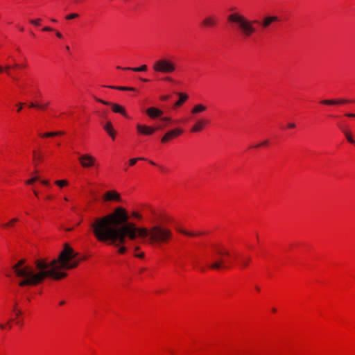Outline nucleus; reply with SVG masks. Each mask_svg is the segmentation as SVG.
I'll return each mask as SVG.
<instances>
[{"label": "nucleus", "mask_w": 355, "mask_h": 355, "mask_svg": "<svg viewBox=\"0 0 355 355\" xmlns=\"http://www.w3.org/2000/svg\"><path fill=\"white\" fill-rule=\"evenodd\" d=\"M128 219L125 209L119 207L110 214L95 218L89 225L98 241L114 246L119 254L126 252L125 244L128 241L140 238L150 244L162 245L173 237L171 230L166 227L156 225L149 229L139 227L128 222Z\"/></svg>", "instance_id": "1"}, {"label": "nucleus", "mask_w": 355, "mask_h": 355, "mask_svg": "<svg viewBox=\"0 0 355 355\" xmlns=\"http://www.w3.org/2000/svg\"><path fill=\"white\" fill-rule=\"evenodd\" d=\"M77 253L67 244L56 259L47 260L41 258L34 261L33 266L26 265V259H21L12 266V270L19 278L21 287L35 286L42 284L46 278L59 280L67 276L62 270L76 268L80 262L76 259Z\"/></svg>", "instance_id": "2"}, {"label": "nucleus", "mask_w": 355, "mask_h": 355, "mask_svg": "<svg viewBox=\"0 0 355 355\" xmlns=\"http://www.w3.org/2000/svg\"><path fill=\"white\" fill-rule=\"evenodd\" d=\"M229 22L236 25L238 30L241 31L242 35L245 37H250L255 31L256 28L253 26L254 23H259L258 21H250L244 15L234 12L227 17Z\"/></svg>", "instance_id": "3"}, {"label": "nucleus", "mask_w": 355, "mask_h": 355, "mask_svg": "<svg viewBox=\"0 0 355 355\" xmlns=\"http://www.w3.org/2000/svg\"><path fill=\"white\" fill-rule=\"evenodd\" d=\"M152 67L155 72L164 74L173 73L177 69L176 64L167 58H160L155 60Z\"/></svg>", "instance_id": "4"}, {"label": "nucleus", "mask_w": 355, "mask_h": 355, "mask_svg": "<svg viewBox=\"0 0 355 355\" xmlns=\"http://www.w3.org/2000/svg\"><path fill=\"white\" fill-rule=\"evenodd\" d=\"M78 160L83 168H91L96 166V158L89 154L80 155Z\"/></svg>", "instance_id": "5"}, {"label": "nucleus", "mask_w": 355, "mask_h": 355, "mask_svg": "<svg viewBox=\"0 0 355 355\" xmlns=\"http://www.w3.org/2000/svg\"><path fill=\"white\" fill-rule=\"evenodd\" d=\"M96 101L99 102V103H101L104 105H110L111 107H112V110L115 113H119L121 114H122L123 116L127 117V114H126V112H125V108L119 105V104H116V103H110V102H108V101H105L102 99H100V98H95Z\"/></svg>", "instance_id": "6"}, {"label": "nucleus", "mask_w": 355, "mask_h": 355, "mask_svg": "<svg viewBox=\"0 0 355 355\" xmlns=\"http://www.w3.org/2000/svg\"><path fill=\"white\" fill-rule=\"evenodd\" d=\"M182 130L180 128H176L167 132L162 138L161 141L162 143H166L170 139L176 137L182 133Z\"/></svg>", "instance_id": "7"}, {"label": "nucleus", "mask_w": 355, "mask_h": 355, "mask_svg": "<svg viewBox=\"0 0 355 355\" xmlns=\"http://www.w3.org/2000/svg\"><path fill=\"white\" fill-rule=\"evenodd\" d=\"M217 23L218 18L215 15H208L202 21V25L205 27H214Z\"/></svg>", "instance_id": "8"}, {"label": "nucleus", "mask_w": 355, "mask_h": 355, "mask_svg": "<svg viewBox=\"0 0 355 355\" xmlns=\"http://www.w3.org/2000/svg\"><path fill=\"white\" fill-rule=\"evenodd\" d=\"M137 129L138 132L141 134H143L144 135H150L153 134L157 128L138 124L137 125Z\"/></svg>", "instance_id": "9"}, {"label": "nucleus", "mask_w": 355, "mask_h": 355, "mask_svg": "<svg viewBox=\"0 0 355 355\" xmlns=\"http://www.w3.org/2000/svg\"><path fill=\"white\" fill-rule=\"evenodd\" d=\"M349 102H352V101H350L349 99L346 98H340V99H325L320 101L321 103L324 105H340L344 103H347Z\"/></svg>", "instance_id": "10"}, {"label": "nucleus", "mask_w": 355, "mask_h": 355, "mask_svg": "<svg viewBox=\"0 0 355 355\" xmlns=\"http://www.w3.org/2000/svg\"><path fill=\"white\" fill-rule=\"evenodd\" d=\"M278 21V17L277 16H266L263 18L261 26L262 28L265 29L268 28L272 23Z\"/></svg>", "instance_id": "11"}, {"label": "nucleus", "mask_w": 355, "mask_h": 355, "mask_svg": "<svg viewBox=\"0 0 355 355\" xmlns=\"http://www.w3.org/2000/svg\"><path fill=\"white\" fill-rule=\"evenodd\" d=\"M19 65L17 63H15L13 65H9L7 64L4 67L0 65V73L3 71H6V73L11 77L14 80H17L18 78L12 75V73L10 71L11 69H17Z\"/></svg>", "instance_id": "12"}, {"label": "nucleus", "mask_w": 355, "mask_h": 355, "mask_svg": "<svg viewBox=\"0 0 355 355\" xmlns=\"http://www.w3.org/2000/svg\"><path fill=\"white\" fill-rule=\"evenodd\" d=\"M146 114L152 119L159 117L163 114V112L158 108L151 107L146 110Z\"/></svg>", "instance_id": "13"}, {"label": "nucleus", "mask_w": 355, "mask_h": 355, "mask_svg": "<svg viewBox=\"0 0 355 355\" xmlns=\"http://www.w3.org/2000/svg\"><path fill=\"white\" fill-rule=\"evenodd\" d=\"M206 123H207V121L205 120L200 119L191 128V131L193 132H200L203 129V128L206 125Z\"/></svg>", "instance_id": "14"}, {"label": "nucleus", "mask_w": 355, "mask_h": 355, "mask_svg": "<svg viewBox=\"0 0 355 355\" xmlns=\"http://www.w3.org/2000/svg\"><path fill=\"white\" fill-rule=\"evenodd\" d=\"M210 268L214 270H219L221 268H227V266L225 264L224 260L220 259V260L214 261L210 265Z\"/></svg>", "instance_id": "15"}, {"label": "nucleus", "mask_w": 355, "mask_h": 355, "mask_svg": "<svg viewBox=\"0 0 355 355\" xmlns=\"http://www.w3.org/2000/svg\"><path fill=\"white\" fill-rule=\"evenodd\" d=\"M340 129L342 131V132L343 133V135H345V137L348 142H349L352 144H355V140L354 139L351 132H349V130H347L346 128H345L343 126H340Z\"/></svg>", "instance_id": "16"}, {"label": "nucleus", "mask_w": 355, "mask_h": 355, "mask_svg": "<svg viewBox=\"0 0 355 355\" xmlns=\"http://www.w3.org/2000/svg\"><path fill=\"white\" fill-rule=\"evenodd\" d=\"M105 199L107 200H120V196L115 191H108L105 196Z\"/></svg>", "instance_id": "17"}, {"label": "nucleus", "mask_w": 355, "mask_h": 355, "mask_svg": "<svg viewBox=\"0 0 355 355\" xmlns=\"http://www.w3.org/2000/svg\"><path fill=\"white\" fill-rule=\"evenodd\" d=\"M179 96L178 101L175 103V107H180L189 98V96L184 93H178Z\"/></svg>", "instance_id": "18"}, {"label": "nucleus", "mask_w": 355, "mask_h": 355, "mask_svg": "<svg viewBox=\"0 0 355 355\" xmlns=\"http://www.w3.org/2000/svg\"><path fill=\"white\" fill-rule=\"evenodd\" d=\"M207 110V106L203 104H197L191 110V112L193 114L201 113Z\"/></svg>", "instance_id": "19"}, {"label": "nucleus", "mask_w": 355, "mask_h": 355, "mask_svg": "<svg viewBox=\"0 0 355 355\" xmlns=\"http://www.w3.org/2000/svg\"><path fill=\"white\" fill-rule=\"evenodd\" d=\"M123 69H124V70H131V71H135V72L146 71L147 70V65L143 64V65H141L139 67H134V68L125 67V68H123Z\"/></svg>", "instance_id": "20"}, {"label": "nucleus", "mask_w": 355, "mask_h": 355, "mask_svg": "<svg viewBox=\"0 0 355 355\" xmlns=\"http://www.w3.org/2000/svg\"><path fill=\"white\" fill-rule=\"evenodd\" d=\"M64 135V132L58 131V132H49L44 134H41L40 136L42 137H55Z\"/></svg>", "instance_id": "21"}, {"label": "nucleus", "mask_w": 355, "mask_h": 355, "mask_svg": "<svg viewBox=\"0 0 355 355\" xmlns=\"http://www.w3.org/2000/svg\"><path fill=\"white\" fill-rule=\"evenodd\" d=\"M108 87L118 89L121 91H135V89L134 87H122V86H108Z\"/></svg>", "instance_id": "22"}, {"label": "nucleus", "mask_w": 355, "mask_h": 355, "mask_svg": "<svg viewBox=\"0 0 355 355\" xmlns=\"http://www.w3.org/2000/svg\"><path fill=\"white\" fill-rule=\"evenodd\" d=\"M180 233H182L185 235H187V236H196V235H200L201 234L200 232L199 233H193V232H188V231H185L184 230H182V229H179L178 230Z\"/></svg>", "instance_id": "23"}, {"label": "nucleus", "mask_w": 355, "mask_h": 355, "mask_svg": "<svg viewBox=\"0 0 355 355\" xmlns=\"http://www.w3.org/2000/svg\"><path fill=\"white\" fill-rule=\"evenodd\" d=\"M104 130L107 132L109 133L110 132H111L112 130H113V127H112V125L111 123V122L110 121H107L106 123V124L104 125L103 127Z\"/></svg>", "instance_id": "24"}, {"label": "nucleus", "mask_w": 355, "mask_h": 355, "mask_svg": "<svg viewBox=\"0 0 355 355\" xmlns=\"http://www.w3.org/2000/svg\"><path fill=\"white\" fill-rule=\"evenodd\" d=\"M48 105H49V103H45V104H44V105H36V104H35L34 103H30V105H29V106H30V107H37V108H40V109H45V108H46V107H47Z\"/></svg>", "instance_id": "25"}, {"label": "nucleus", "mask_w": 355, "mask_h": 355, "mask_svg": "<svg viewBox=\"0 0 355 355\" xmlns=\"http://www.w3.org/2000/svg\"><path fill=\"white\" fill-rule=\"evenodd\" d=\"M40 180V178L39 176H35L33 177V178L30 179V180H28L26 183L27 184H34L36 181H39Z\"/></svg>", "instance_id": "26"}, {"label": "nucleus", "mask_w": 355, "mask_h": 355, "mask_svg": "<svg viewBox=\"0 0 355 355\" xmlns=\"http://www.w3.org/2000/svg\"><path fill=\"white\" fill-rule=\"evenodd\" d=\"M17 221H18V218H14L11 220H10L8 223L3 224V227H10V226H12L13 224Z\"/></svg>", "instance_id": "27"}, {"label": "nucleus", "mask_w": 355, "mask_h": 355, "mask_svg": "<svg viewBox=\"0 0 355 355\" xmlns=\"http://www.w3.org/2000/svg\"><path fill=\"white\" fill-rule=\"evenodd\" d=\"M250 261V257L243 258L241 259V266L243 267H246V266H248Z\"/></svg>", "instance_id": "28"}, {"label": "nucleus", "mask_w": 355, "mask_h": 355, "mask_svg": "<svg viewBox=\"0 0 355 355\" xmlns=\"http://www.w3.org/2000/svg\"><path fill=\"white\" fill-rule=\"evenodd\" d=\"M145 159L143 157H137V158H132L129 160V164L130 166L135 165L138 160H144Z\"/></svg>", "instance_id": "29"}, {"label": "nucleus", "mask_w": 355, "mask_h": 355, "mask_svg": "<svg viewBox=\"0 0 355 355\" xmlns=\"http://www.w3.org/2000/svg\"><path fill=\"white\" fill-rule=\"evenodd\" d=\"M55 184H57L58 186L60 187H62L64 186H66L67 185V180H57L55 181Z\"/></svg>", "instance_id": "30"}, {"label": "nucleus", "mask_w": 355, "mask_h": 355, "mask_svg": "<svg viewBox=\"0 0 355 355\" xmlns=\"http://www.w3.org/2000/svg\"><path fill=\"white\" fill-rule=\"evenodd\" d=\"M79 17V15L78 14H76V13H71V14H69V15H67L65 18L67 20H70V19H75V18H77Z\"/></svg>", "instance_id": "31"}, {"label": "nucleus", "mask_w": 355, "mask_h": 355, "mask_svg": "<svg viewBox=\"0 0 355 355\" xmlns=\"http://www.w3.org/2000/svg\"><path fill=\"white\" fill-rule=\"evenodd\" d=\"M41 21V19L38 18L37 19H31L30 20V22L33 24V25H35V26H39L40 25V23Z\"/></svg>", "instance_id": "32"}, {"label": "nucleus", "mask_w": 355, "mask_h": 355, "mask_svg": "<svg viewBox=\"0 0 355 355\" xmlns=\"http://www.w3.org/2000/svg\"><path fill=\"white\" fill-rule=\"evenodd\" d=\"M268 144V140H265V141H262L261 144H257L254 147L258 148V147H260V146H266Z\"/></svg>", "instance_id": "33"}, {"label": "nucleus", "mask_w": 355, "mask_h": 355, "mask_svg": "<svg viewBox=\"0 0 355 355\" xmlns=\"http://www.w3.org/2000/svg\"><path fill=\"white\" fill-rule=\"evenodd\" d=\"M132 216L139 219V220L142 218V216L137 211H133L132 213Z\"/></svg>", "instance_id": "34"}, {"label": "nucleus", "mask_w": 355, "mask_h": 355, "mask_svg": "<svg viewBox=\"0 0 355 355\" xmlns=\"http://www.w3.org/2000/svg\"><path fill=\"white\" fill-rule=\"evenodd\" d=\"M164 80L165 81H167V82H171V83H175V81L174 80L173 78H172L170 76H165L164 78H163Z\"/></svg>", "instance_id": "35"}, {"label": "nucleus", "mask_w": 355, "mask_h": 355, "mask_svg": "<svg viewBox=\"0 0 355 355\" xmlns=\"http://www.w3.org/2000/svg\"><path fill=\"white\" fill-rule=\"evenodd\" d=\"M218 254H220V255H226V256H229V252L227 251H220L218 250Z\"/></svg>", "instance_id": "36"}, {"label": "nucleus", "mask_w": 355, "mask_h": 355, "mask_svg": "<svg viewBox=\"0 0 355 355\" xmlns=\"http://www.w3.org/2000/svg\"><path fill=\"white\" fill-rule=\"evenodd\" d=\"M111 137L112 139H114L115 138V134H116V132L114 130H112L111 132H110L109 133H107Z\"/></svg>", "instance_id": "37"}, {"label": "nucleus", "mask_w": 355, "mask_h": 355, "mask_svg": "<svg viewBox=\"0 0 355 355\" xmlns=\"http://www.w3.org/2000/svg\"><path fill=\"white\" fill-rule=\"evenodd\" d=\"M145 256L144 253V252H141V253H139V254H135V257H138V258H144Z\"/></svg>", "instance_id": "38"}, {"label": "nucleus", "mask_w": 355, "mask_h": 355, "mask_svg": "<svg viewBox=\"0 0 355 355\" xmlns=\"http://www.w3.org/2000/svg\"><path fill=\"white\" fill-rule=\"evenodd\" d=\"M40 181L44 185H46V186H49V182L47 180H40Z\"/></svg>", "instance_id": "39"}, {"label": "nucleus", "mask_w": 355, "mask_h": 355, "mask_svg": "<svg viewBox=\"0 0 355 355\" xmlns=\"http://www.w3.org/2000/svg\"><path fill=\"white\" fill-rule=\"evenodd\" d=\"M161 100L166 101L169 98V95H164L160 97Z\"/></svg>", "instance_id": "40"}, {"label": "nucleus", "mask_w": 355, "mask_h": 355, "mask_svg": "<svg viewBox=\"0 0 355 355\" xmlns=\"http://www.w3.org/2000/svg\"><path fill=\"white\" fill-rule=\"evenodd\" d=\"M161 120L163 121H166V122H169L171 121V118H169V117H164V118H162Z\"/></svg>", "instance_id": "41"}, {"label": "nucleus", "mask_w": 355, "mask_h": 355, "mask_svg": "<svg viewBox=\"0 0 355 355\" xmlns=\"http://www.w3.org/2000/svg\"><path fill=\"white\" fill-rule=\"evenodd\" d=\"M346 116H348V117H352V118H354L355 117V114H353V113H347L345 114Z\"/></svg>", "instance_id": "42"}, {"label": "nucleus", "mask_w": 355, "mask_h": 355, "mask_svg": "<svg viewBox=\"0 0 355 355\" xmlns=\"http://www.w3.org/2000/svg\"><path fill=\"white\" fill-rule=\"evenodd\" d=\"M14 311L15 312L16 316H19L22 313L21 311L19 309H17L16 311Z\"/></svg>", "instance_id": "43"}, {"label": "nucleus", "mask_w": 355, "mask_h": 355, "mask_svg": "<svg viewBox=\"0 0 355 355\" xmlns=\"http://www.w3.org/2000/svg\"><path fill=\"white\" fill-rule=\"evenodd\" d=\"M288 127L289 128H295V123H289L288 124Z\"/></svg>", "instance_id": "44"}, {"label": "nucleus", "mask_w": 355, "mask_h": 355, "mask_svg": "<svg viewBox=\"0 0 355 355\" xmlns=\"http://www.w3.org/2000/svg\"><path fill=\"white\" fill-rule=\"evenodd\" d=\"M43 31H53V28H50V27L46 26V27H44V28H43Z\"/></svg>", "instance_id": "45"}, {"label": "nucleus", "mask_w": 355, "mask_h": 355, "mask_svg": "<svg viewBox=\"0 0 355 355\" xmlns=\"http://www.w3.org/2000/svg\"><path fill=\"white\" fill-rule=\"evenodd\" d=\"M18 105H19V107H18L17 112H20L21 110V109H22L23 103H18Z\"/></svg>", "instance_id": "46"}, {"label": "nucleus", "mask_w": 355, "mask_h": 355, "mask_svg": "<svg viewBox=\"0 0 355 355\" xmlns=\"http://www.w3.org/2000/svg\"><path fill=\"white\" fill-rule=\"evenodd\" d=\"M55 35H56V36H57L58 37H59V38H62V33H60L59 31H57V32L55 33Z\"/></svg>", "instance_id": "47"}, {"label": "nucleus", "mask_w": 355, "mask_h": 355, "mask_svg": "<svg viewBox=\"0 0 355 355\" xmlns=\"http://www.w3.org/2000/svg\"><path fill=\"white\" fill-rule=\"evenodd\" d=\"M33 156H34V159H37V160L41 159V157L40 156H38V157L36 156L35 151H33Z\"/></svg>", "instance_id": "48"}, {"label": "nucleus", "mask_w": 355, "mask_h": 355, "mask_svg": "<svg viewBox=\"0 0 355 355\" xmlns=\"http://www.w3.org/2000/svg\"><path fill=\"white\" fill-rule=\"evenodd\" d=\"M33 193H34L35 196H37V197L38 196V191L37 190L33 189Z\"/></svg>", "instance_id": "49"}, {"label": "nucleus", "mask_w": 355, "mask_h": 355, "mask_svg": "<svg viewBox=\"0 0 355 355\" xmlns=\"http://www.w3.org/2000/svg\"><path fill=\"white\" fill-rule=\"evenodd\" d=\"M17 303H15L14 305V307H13V311H16L17 309Z\"/></svg>", "instance_id": "50"}, {"label": "nucleus", "mask_w": 355, "mask_h": 355, "mask_svg": "<svg viewBox=\"0 0 355 355\" xmlns=\"http://www.w3.org/2000/svg\"><path fill=\"white\" fill-rule=\"evenodd\" d=\"M19 66L17 68H24L26 67V64H19Z\"/></svg>", "instance_id": "51"}, {"label": "nucleus", "mask_w": 355, "mask_h": 355, "mask_svg": "<svg viewBox=\"0 0 355 355\" xmlns=\"http://www.w3.org/2000/svg\"><path fill=\"white\" fill-rule=\"evenodd\" d=\"M5 328V325L3 324H0V329H3Z\"/></svg>", "instance_id": "52"}, {"label": "nucleus", "mask_w": 355, "mask_h": 355, "mask_svg": "<svg viewBox=\"0 0 355 355\" xmlns=\"http://www.w3.org/2000/svg\"><path fill=\"white\" fill-rule=\"evenodd\" d=\"M160 169H161L162 171H166V169L164 167H163V166H160Z\"/></svg>", "instance_id": "53"}, {"label": "nucleus", "mask_w": 355, "mask_h": 355, "mask_svg": "<svg viewBox=\"0 0 355 355\" xmlns=\"http://www.w3.org/2000/svg\"><path fill=\"white\" fill-rule=\"evenodd\" d=\"M140 80L144 81V82H148V79H145V78H140Z\"/></svg>", "instance_id": "54"}, {"label": "nucleus", "mask_w": 355, "mask_h": 355, "mask_svg": "<svg viewBox=\"0 0 355 355\" xmlns=\"http://www.w3.org/2000/svg\"><path fill=\"white\" fill-rule=\"evenodd\" d=\"M149 162H150L151 164H153V165H155V163L154 162H153V161H149Z\"/></svg>", "instance_id": "55"}, {"label": "nucleus", "mask_w": 355, "mask_h": 355, "mask_svg": "<svg viewBox=\"0 0 355 355\" xmlns=\"http://www.w3.org/2000/svg\"><path fill=\"white\" fill-rule=\"evenodd\" d=\"M46 198L47 200H49V199H51V196H46Z\"/></svg>", "instance_id": "56"}, {"label": "nucleus", "mask_w": 355, "mask_h": 355, "mask_svg": "<svg viewBox=\"0 0 355 355\" xmlns=\"http://www.w3.org/2000/svg\"><path fill=\"white\" fill-rule=\"evenodd\" d=\"M64 304V301H62V302H60V305H62V304Z\"/></svg>", "instance_id": "57"}, {"label": "nucleus", "mask_w": 355, "mask_h": 355, "mask_svg": "<svg viewBox=\"0 0 355 355\" xmlns=\"http://www.w3.org/2000/svg\"><path fill=\"white\" fill-rule=\"evenodd\" d=\"M51 21H53V22H56L57 21V20L54 19H52Z\"/></svg>", "instance_id": "58"}, {"label": "nucleus", "mask_w": 355, "mask_h": 355, "mask_svg": "<svg viewBox=\"0 0 355 355\" xmlns=\"http://www.w3.org/2000/svg\"><path fill=\"white\" fill-rule=\"evenodd\" d=\"M135 250H139V247H137H137H135Z\"/></svg>", "instance_id": "59"}, {"label": "nucleus", "mask_w": 355, "mask_h": 355, "mask_svg": "<svg viewBox=\"0 0 355 355\" xmlns=\"http://www.w3.org/2000/svg\"><path fill=\"white\" fill-rule=\"evenodd\" d=\"M66 50H69V46H66Z\"/></svg>", "instance_id": "60"}, {"label": "nucleus", "mask_w": 355, "mask_h": 355, "mask_svg": "<svg viewBox=\"0 0 355 355\" xmlns=\"http://www.w3.org/2000/svg\"><path fill=\"white\" fill-rule=\"evenodd\" d=\"M272 311L273 312H275V311H276V309H272Z\"/></svg>", "instance_id": "61"}, {"label": "nucleus", "mask_w": 355, "mask_h": 355, "mask_svg": "<svg viewBox=\"0 0 355 355\" xmlns=\"http://www.w3.org/2000/svg\"><path fill=\"white\" fill-rule=\"evenodd\" d=\"M152 213H153V214H155V211L154 210H152Z\"/></svg>", "instance_id": "62"}, {"label": "nucleus", "mask_w": 355, "mask_h": 355, "mask_svg": "<svg viewBox=\"0 0 355 355\" xmlns=\"http://www.w3.org/2000/svg\"><path fill=\"white\" fill-rule=\"evenodd\" d=\"M145 270H146L145 268H142V269H141V271L142 272V271H144Z\"/></svg>", "instance_id": "63"}, {"label": "nucleus", "mask_w": 355, "mask_h": 355, "mask_svg": "<svg viewBox=\"0 0 355 355\" xmlns=\"http://www.w3.org/2000/svg\"><path fill=\"white\" fill-rule=\"evenodd\" d=\"M20 30H21V31H24V28H20Z\"/></svg>", "instance_id": "64"}]
</instances>
